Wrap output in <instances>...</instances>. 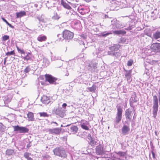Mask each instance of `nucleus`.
<instances>
[{
    "instance_id": "obj_1",
    "label": "nucleus",
    "mask_w": 160,
    "mask_h": 160,
    "mask_svg": "<svg viewBox=\"0 0 160 160\" xmlns=\"http://www.w3.org/2000/svg\"><path fill=\"white\" fill-rule=\"evenodd\" d=\"M53 152L55 155L58 156L62 158H65L67 157V154L65 149L61 147H57L54 149Z\"/></svg>"
},
{
    "instance_id": "obj_2",
    "label": "nucleus",
    "mask_w": 160,
    "mask_h": 160,
    "mask_svg": "<svg viewBox=\"0 0 160 160\" xmlns=\"http://www.w3.org/2000/svg\"><path fill=\"white\" fill-rule=\"evenodd\" d=\"M153 117L156 118L158 110V100L157 96L154 95L153 97Z\"/></svg>"
},
{
    "instance_id": "obj_3",
    "label": "nucleus",
    "mask_w": 160,
    "mask_h": 160,
    "mask_svg": "<svg viewBox=\"0 0 160 160\" xmlns=\"http://www.w3.org/2000/svg\"><path fill=\"white\" fill-rule=\"evenodd\" d=\"M117 112L115 117V120L114 124H117L121 121L122 118V109L121 106H119L117 107Z\"/></svg>"
},
{
    "instance_id": "obj_4",
    "label": "nucleus",
    "mask_w": 160,
    "mask_h": 160,
    "mask_svg": "<svg viewBox=\"0 0 160 160\" xmlns=\"http://www.w3.org/2000/svg\"><path fill=\"white\" fill-rule=\"evenodd\" d=\"M14 131L19 133H25L28 132L29 129L25 127H20L18 125L13 126Z\"/></svg>"
},
{
    "instance_id": "obj_5",
    "label": "nucleus",
    "mask_w": 160,
    "mask_h": 160,
    "mask_svg": "<svg viewBox=\"0 0 160 160\" xmlns=\"http://www.w3.org/2000/svg\"><path fill=\"white\" fill-rule=\"evenodd\" d=\"M117 157L118 158V160H127L128 159V155L127 152L119 151L116 152Z\"/></svg>"
},
{
    "instance_id": "obj_6",
    "label": "nucleus",
    "mask_w": 160,
    "mask_h": 160,
    "mask_svg": "<svg viewBox=\"0 0 160 160\" xmlns=\"http://www.w3.org/2000/svg\"><path fill=\"white\" fill-rule=\"evenodd\" d=\"M73 37V34L72 32L67 30L64 31L63 33V37L64 39L67 40L71 39Z\"/></svg>"
},
{
    "instance_id": "obj_7",
    "label": "nucleus",
    "mask_w": 160,
    "mask_h": 160,
    "mask_svg": "<svg viewBox=\"0 0 160 160\" xmlns=\"http://www.w3.org/2000/svg\"><path fill=\"white\" fill-rule=\"evenodd\" d=\"M151 48L154 52H160V43H156L152 44Z\"/></svg>"
},
{
    "instance_id": "obj_8",
    "label": "nucleus",
    "mask_w": 160,
    "mask_h": 160,
    "mask_svg": "<svg viewBox=\"0 0 160 160\" xmlns=\"http://www.w3.org/2000/svg\"><path fill=\"white\" fill-rule=\"evenodd\" d=\"M133 114L132 111L129 108L127 109L125 112V115L127 120L129 121H131L132 115Z\"/></svg>"
},
{
    "instance_id": "obj_9",
    "label": "nucleus",
    "mask_w": 160,
    "mask_h": 160,
    "mask_svg": "<svg viewBox=\"0 0 160 160\" xmlns=\"http://www.w3.org/2000/svg\"><path fill=\"white\" fill-rule=\"evenodd\" d=\"M96 152L98 155H101L104 153L103 146L100 144L96 148Z\"/></svg>"
},
{
    "instance_id": "obj_10",
    "label": "nucleus",
    "mask_w": 160,
    "mask_h": 160,
    "mask_svg": "<svg viewBox=\"0 0 160 160\" xmlns=\"http://www.w3.org/2000/svg\"><path fill=\"white\" fill-rule=\"evenodd\" d=\"M68 132L70 134H75L78 131V128L75 126H72L68 128Z\"/></svg>"
},
{
    "instance_id": "obj_11",
    "label": "nucleus",
    "mask_w": 160,
    "mask_h": 160,
    "mask_svg": "<svg viewBox=\"0 0 160 160\" xmlns=\"http://www.w3.org/2000/svg\"><path fill=\"white\" fill-rule=\"evenodd\" d=\"M48 132L51 134H59L61 132V129L58 128H55L53 129H48Z\"/></svg>"
},
{
    "instance_id": "obj_12",
    "label": "nucleus",
    "mask_w": 160,
    "mask_h": 160,
    "mask_svg": "<svg viewBox=\"0 0 160 160\" xmlns=\"http://www.w3.org/2000/svg\"><path fill=\"white\" fill-rule=\"evenodd\" d=\"M46 80L50 83H52L54 82L56 79L52 77L51 75L46 74L45 75Z\"/></svg>"
},
{
    "instance_id": "obj_13",
    "label": "nucleus",
    "mask_w": 160,
    "mask_h": 160,
    "mask_svg": "<svg viewBox=\"0 0 160 160\" xmlns=\"http://www.w3.org/2000/svg\"><path fill=\"white\" fill-rule=\"evenodd\" d=\"M41 100L43 103L46 104H48L50 102V97L44 95L42 97Z\"/></svg>"
},
{
    "instance_id": "obj_14",
    "label": "nucleus",
    "mask_w": 160,
    "mask_h": 160,
    "mask_svg": "<svg viewBox=\"0 0 160 160\" xmlns=\"http://www.w3.org/2000/svg\"><path fill=\"white\" fill-rule=\"evenodd\" d=\"M130 130V128L129 126L126 125L123 126L122 129V133L123 135H126L128 134Z\"/></svg>"
},
{
    "instance_id": "obj_15",
    "label": "nucleus",
    "mask_w": 160,
    "mask_h": 160,
    "mask_svg": "<svg viewBox=\"0 0 160 160\" xmlns=\"http://www.w3.org/2000/svg\"><path fill=\"white\" fill-rule=\"evenodd\" d=\"M115 22V23L114 25H115V27L117 28H122L123 27V25L119 21H117L116 20H113V21H112V22Z\"/></svg>"
},
{
    "instance_id": "obj_16",
    "label": "nucleus",
    "mask_w": 160,
    "mask_h": 160,
    "mask_svg": "<svg viewBox=\"0 0 160 160\" xmlns=\"http://www.w3.org/2000/svg\"><path fill=\"white\" fill-rule=\"evenodd\" d=\"M131 71L130 70L126 71L125 76V78H127L128 81H130L131 80Z\"/></svg>"
},
{
    "instance_id": "obj_17",
    "label": "nucleus",
    "mask_w": 160,
    "mask_h": 160,
    "mask_svg": "<svg viewBox=\"0 0 160 160\" xmlns=\"http://www.w3.org/2000/svg\"><path fill=\"white\" fill-rule=\"evenodd\" d=\"M74 28L77 29L79 30L81 29V24L79 21H76L73 22Z\"/></svg>"
},
{
    "instance_id": "obj_18",
    "label": "nucleus",
    "mask_w": 160,
    "mask_h": 160,
    "mask_svg": "<svg viewBox=\"0 0 160 160\" xmlns=\"http://www.w3.org/2000/svg\"><path fill=\"white\" fill-rule=\"evenodd\" d=\"M26 15V12L24 11H21L20 12L16 13V18H20Z\"/></svg>"
},
{
    "instance_id": "obj_19",
    "label": "nucleus",
    "mask_w": 160,
    "mask_h": 160,
    "mask_svg": "<svg viewBox=\"0 0 160 160\" xmlns=\"http://www.w3.org/2000/svg\"><path fill=\"white\" fill-rule=\"evenodd\" d=\"M120 48V46L118 44H116L112 47L109 48V49L111 51H113L114 52L117 51Z\"/></svg>"
},
{
    "instance_id": "obj_20",
    "label": "nucleus",
    "mask_w": 160,
    "mask_h": 160,
    "mask_svg": "<svg viewBox=\"0 0 160 160\" xmlns=\"http://www.w3.org/2000/svg\"><path fill=\"white\" fill-rule=\"evenodd\" d=\"M88 122L86 121L85 122L81 123V126L82 128L83 129L86 130H89V128L88 127Z\"/></svg>"
},
{
    "instance_id": "obj_21",
    "label": "nucleus",
    "mask_w": 160,
    "mask_h": 160,
    "mask_svg": "<svg viewBox=\"0 0 160 160\" xmlns=\"http://www.w3.org/2000/svg\"><path fill=\"white\" fill-rule=\"evenodd\" d=\"M153 38L155 39H157L160 38V32L156 31L153 33Z\"/></svg>"
},
{
    "instance_id": "obj_22",
    "label": "nucleus",
    "mask_w": 160,
    "mask_h": 160,
    "mask_svg": "<svg viewBox=\"0 0 160 160\" xmlns=\"http://www.w3.org/2000/svg\"><path fill=\"white\" fill-rule=\"evenodd\" d=\"M28 118L29 121H33L34 120L33 113L31 112H29L27 114Z\"/></svg>"
},
{
    "instance_id": "obj_23",
    "label": "nucleus",
    "mask_w": 160,
    "mask_h": 160,
    "mask_svg": "<svg viewBox=\"0 0 160 160\" xmlns=\"http://www.w3.org/2000/svg\"><path fill=\"white\" fill-rule=\"evenodd\" d=\"M46 37L44 35H40L37 38L38 40L40 42L44 41L46 39Z\"/></svg>"
},
{
    "instance_id": "obj_24",
    "label": "nucleus",
    "mask_w": 160,
    "mask_h": 160,
    "mask_svg": "<svg viewBox=\"0 0 160 160\" xmlns=\"http://www.w3.org/2000/svg\"><path fill=\"white\" fill-rule=\"evenodd\" d=\"M60 16L58 15L56 12H54L53 15L52 17V19L53 20H58L60 18Z\"/></svg>"
},
{
    "instance_id": "obj_25",
    "label": "nucleus",
    "mask_w": 160,
    "mask_h": 160,
    "mask_svg": "<svg viewBox=\"0 0 160 160\" xmlns=\"http://www.w3.org/2000/svg\"><path fill=\"white\" fill-rule=\"evenodd\" d=\"M113 33L118 35L124 34H126V32L125 31L120 30L114 31H113Z\"/></svg>"
},
{
    "instance_id": "obj_26",
    "label": "nucleus",
    "mask_w": 160,
    "mask_h": 160,
    "mask_svg": "<svg viewBox=\"0 0 160 160\" xmlns=\"http://www.w3.org/2000/svg\"><path fill=\"white\" fill-rule=\"evenodd\" d=\"M90 138L91 139H90V143L91 145L93 146L96 145L98 140L96 139H93V138H92L91 137H90Z\"/></svg>"
},
{
    "instance_id": "obj_27",
    "label": "nucleus",
    "mask_w": 160,
    "mask_h": 160,
    "mask_svg": "<svg viewBox=\"0 0 160 160\" xmlns=\"http://www.w3.org/2000/svg\"><path fill=\"white\" fill-rule=\"evenodd\" d=\"M96 89V87L94 85H93L92 87L87 88V90L90 92H95Z\"/></svg>"
},
{
    "instance_id": "obj_28",
    "label": "nucleus",
    "mask_w": 160,
    "mask_h": 160,
    "mask_svg": "<svg viewBox=\"0 0 160 160\" xmlns=\"http://www.w3.org/2000/svg\"><path fill=\"white\" fill-rule=\"evenodd\" d=\"M6 129V127L1 123H0V133L4 132Z\"/></svg>"
},
{
    "instance_id": "obj_29",
    "label": "nucleus",
    "mask_w": 160,
    "mask_h": 160,
    "mask_svg": "<svg viewBox=\"0 0 160 160\" xmlns=\"http://www.w3.org/2000/svg\"><path fill=\"white\" fill-rule=\"evenodd\" d=\"M14 152V151L12 149H8L6 151V154L8 156L12 155Z\"/></svg>"
},
{
    "instance_id": "obj_30",
    "label": "nucleus",
    "mask_w": 160,
    "mask_h": 160,
    "mask_svg": "<svg viewBox=\"0 0 160 160\" xmlns=\"http://www.w3.org/2000/svg\"><path fill=\"white\" fill-rule=\"evenodd\" d=\"M62 4L65 8L68 9H70L71 8V7L66 2H62Z\"/></svg>"
},
{
    "instance_id": "obj_31",
    "label": "nucleus",
    "mask_w": 160,
    "mask_h": 160,
    "mask_svg": "<svg viewBox=\"0 0 160 160\" xmlns=\"http://www.w3.org/2000/svg\"><path fill=\"white\" fill-rule=\"evenodd\" d=\"M60 57L56 55H53L52 56L51 59L52 60H56L60 59Z\"/></svg>"
},
{
    "instance_id": "obj_32",
    "label": "nucleus",
    "mask_w": 160,
    "mask_h": 160,
    "mask_svg": "<svg viewBox=\"0 0 160 160\" xmlns=\"http://www.w3.org/2000/svg\"><path fill=\"white\" fill-rule=\"evenodd\" d=\"M29 54H30V53H29L26 56L24 57H22V58L24 60H26L27 61H28V60H30L31 58V57L29 55Z\"/></svg>"
},
{
    "instance_id": "obj_33",
    "label": "nucleus",
    "mask_w": 160,
    "mask_h": 160,
    "mask_svg": "<svg viewBox=\"0 0 160 160\" xmlns=\"http://www.w3.org/2000/svg\"><path fill=\"white\" fill-rule=\"evenodd\" d=\"M39 114L41 117H48L49 116L45 112H40Z\"/></svg>"
},
{
    "instance_id": "obj_34",
    "label": "nucleus",
    "mask_w": 160,
    "mask_h": 160,
    "mask_svg": "<svg viewBox=\"0 0 160 160\" xmlns=\"http://www.w3.org/2000/svg\"><path fill=\"white\" fill-rule=\"evenodd\" d=\"M16 48H17V50H18V51L21 54H25V52L23 50L20 49L17 46H16Z\"/></svg>"
},
{
    "instance_id": "obj_35",
    "label": "nucleus",
    "mask_w": 160,
    "mask_h": 160,
    "mask_svg": "<svg viewBox=\"0 0 160 160\" xmlns=\"http://www.w3.org/2000/svg\"><path fill=\"white\" fill-rule=\"evenodd\" d=\"M111 34H112V33L109 32H103L101 33V35L102 37H106Z\"/></svg>"
},
{
    "instance_id": "obj_36",
    "label": "nucleus",
    "mask_w": 160,
    "mask_h": 160,
    "mask_svg": "<svg viewBox=\"0 0 160 160\" xmlns=\"http://www.w3.org/2000/svg\"><path fill=\"white\" fill-rule=\"evenodd\" d=\"M31 69L29 66H27L24 70V72L25 73H27Z\"/></svg>"
},
{
    "instance_id": "obj_37",
    "label": "nucleus",
    "mask_w": 160,
    "mask_h": 160,
    "mask_svg": "<svg viewBox=\"0 0 160 160\" xmlns=\"http://www.w3.org/2000/svg\"><path fill=\"white\" fill-rule=\"evenodd\" d=\"M2 19L3 21L5 22L6 23L8 24L10 27L12 28L13 26H12L10 24L8 23V22L4 18H2Z\"/></svg>"
},
{
    "instance_id": "obj_38",
    "label": "nucleus",
    "mask_w": 160,
    "mask_h": 160,
    "mask_svg": "<svg viewBox=\"0 0 160 160\" xmlns=\"http://www.w3.org/2000/svg\"><path fill=\"white\" fill-rule=\"evenodd\" d=\"M15 54L14 51V50L11 52H8L6 53V55L7 56L11 55H14Z\"/></svg>"
},
{
    "instance_id": "obj_39",
    "label": "nucleus",
    "mask_w": 160,
    "mask_h": 160,
    "mask_svg": "<svg viewBox=\"0 0 160 160\" xmlns=\"http://www.w3.org/2000/svg\"><path fill=\"white\" fill-rule=\"evenodd\" d=\"M57 37L59 38V41H62L64 39L63 37V34H59L57 35Z\"/></svg>"
},
{
    "instance_id": "obj_40",
    "label": "nucleus",
    "mask_w": 160,
    "mask_h": 160,
    "mask_svg": "<svg viewBox=\"0 0 160 160\" xmlns=\"http://www.w3.org/2000/svg\"><path fill=\"white\" fill-rule=\"evenodd\" d=\"M9 36L5 35L3 36L2 40L3 41H6L8 40L9 38Z\"/></svg>"
},
{
    "instance_id": "obj_41",
    "label": "nucleus",
    "mask_w": 160,
    "mask_h": 160,
    "mask_svg": "<svg viewBox=\"0 0 160 160\" xmlns=\"http://www.w3.org/2000/svg\"><path fill=\"white\" fill-rule=\"evenodd\" d=\"M97 64L96 63L93 64L92 66L91 65H89V67L90 66L91 68H92L93 69H95L97 68Z\"/></svg>"
},
{
    "instance_id": "obj_42",
    "label": "nucleus",
    "mask_w": 160,
    "mask_h": 160,
    "mask_svg": "<svg viewBox=\"0 0 160 160\" xmlns=\"http://www.w3.org/2000/svg\"><path fill=\"white\" fill-rule=\"evenodd\" d=\"M115 54V52L113 51H108V55H111L112 56H114Z\"/></svg>"
},
{
    "instance_id": "obj_43",
    "label": "nucleus",
    "mask_w": 160,
    "mask_h": 160,
    "mask_svg": "<svg viewBox=\"0 0 160 160\" xmlns=\"http://www.w3.org/2000/svg\"><path fill=\"white\" fill-rule=\"evenodd\" d=\"M121 53L119 52H115V54H114V56H115L116 57L118 58V57H119L121 55Z\"/></svg>"
},
{
    "instance_id": "obj_44",
    "label": "nucleus",
    "mask_w": 160,
    "mask_h": 160,
    "mask_svg": "<svg viewBox=\"0 0 160 160\" xmlns=\"http://www.w3.org/2000/svg\"><path fill=\"white\" fill-rule=\"evenodd\" d=\"M83 10H84V9H83L82 8H79L78 9V10L80 13L81 14L83 15L84 13V12H83Z\"/></svg>"
},
{
    "instance_id": "obj_45",
    "label": "nucleus",
    "mask_w": 160,
    "mask_h": 160,
    "mask_svg": "<svg viewBox=\"0 0 160 160\" xmlns=\"http://www.w3.org/2000/svg\"><path fill=\"white\" fill-rule=\"evenodd\" d=\"M37 18L40 22H43L44 21V19L42 18V16H41L40 17H38Z\"/></svg>"
},
{
    "instance_id": "obj_46",
    "label": "nucleus",
    "mask_w": 160,
    "mask_h": 160,
    "mask_svg": "<svg viewBox=\"0 0 160 160\" xmlns=\"http://www.w3.org/2000/svg\"><path fill=\"white\" fill-rule=\"evenodd\" d=\"M133 63V62L132 61L129 60L128 61L127 63V65L128 66H131Z\"/></svg>"
},
{
    "instance_id": "obj_47",
    "label": "nucleus",
    "mask_w": 160,
    "mask_h": 160,
    "mask_svg": "<svg viewBox=\"0 0 160 160\" xmlns=\"http://www.w3.org/2000/svg\"><path fill=\"white\" fill-rule=\"evenodd\" d=\"M137 101L136 100H135V99H134V100H133V98H132V99L131 98L130 99V104L131 106H132V104L131 103H133L135 102H136Z\"/></svg>"
},
{
    "instance_id": "obj_48",
    "label": "nucleus",
    "mask_w": 160,
    "mask_h": 160,
    "mask_svg": "<svg viewBox=\"0 0 160 160\" xmlns=\"http://www.w3.org/2000/svg\"><path fill=\"white\" fill-rule=\"evenodd\" d=\"M24 156L25 158H28L29 157V153L27 152H25L24 154Z\"/></svg>"
},
{
    "instance_id": "obj_49",
    "label": "nucleus",
    "mask_w": 160,
    "mask_h": 160,
    "mask_svg": "<svg viewBox=\"0 0 160 160\" xmlns=\"http://www.w3.org/2000/svg\"><path fill=\"white\" fill-rule=\"evenodd\" d=\"M81 37H82L83 39H85L86 38L87 36L85 34H82L81 35Z\"/></svg>"
},
{
    "instance_id": "obj_50",
    "label": "nucleus",
    "mask_w": 160,
    "mask_h": 160,
    "mask_svg": "<svg viewBox=\"0 0 160 160\" xmlns=\"http://www.w3.org/2000/svg\"><path fill=\"white\" fill-rule=\"evenodd\" d=\"M151 152H152V156L153 158H155V154L152 151Z\"/></svg>"
},
{
    "instance_id": "obj_51",
    "label": "nucleus",
    "mask_w": 160,
    "mask_h": 160,
    "mask_svg": "<svg viewBox=\"0 0 160 160\" xmlns=\"http://www.w3.org/2000/svg\"><path fill=\"white\" fill-rule=\"evenodd\" d=\"M66 106H67V104H66V103H64L62 104V107L63 108L65 107Z\"/></svg>"
},
{
    "instance_id": "obj_52",
    "label": "nucleus",
    "mask_w": 160,
    "mask_h": 160,
    "mask_svg": "<svg viewBox=\"0 0 160 160\" xmlns=\"http://www.w3.org/2000/svg\"><path fill=\"white\" fill-rule=\"evenodd\" d=\"M159 96V104L160 105V91L159 92H158Z\"/></svg>"
},
{
    "instance_id": "obj_53",
    "label": "nucleus",
    "mask_w": 160,
    "mask_h": 160,
    "mask_svg": "<svg viewBox=\"0 0 160 160\" xmlns=\"http://www.w3.org/2000/svg\"><path fill=\"white\" fill-rule=\"evenodd\" d=\"M80 45L83 44L84 46V43L83 41H81L80 42Z\"/></svg>"
},
{
    "instance_id": "obj_54",
    "label": "nucleus",
    "mask_w": 160,
    "mask_h": 160,
    "mask_svg": "<svg viewBox=\"0 0 160 160\" xmlns=\"http://www.w3.org/2000/svg\"><path fill=\"white\" fill-rule=\"evenodd\" d=\"M7 58H6L4 59V65H5Z\"/></svg>"
},
{
    "instance_id": "obj_55",
    "label": "nucleus",
    "mask_w": 160,
    "mask_h": 160,
    "mask_svg": "<svg viewBox=\"0 0 160 160\" xmlns=\"http://www.w3.org/2000/svg\"><path fill=\"white\" fill-rule=\"evenodd\" d=\"M52 123H54L55 124H56V126H58V124L56 123V122H51V124H52Z\"/></svg>"
},
{
    "instance_id": "obj_56",
    "label": "nucleus",
    "mask_w": 160,
    "mask_h": 160,
    "mask_svg": "<svg viewBox=\"0 0 160 160\" xmlns=\"http://www.w3.org/2000/svg\"><path fill=\"white\" fill-rule=\"evenodd\" d=\"M31 146V145H30V144H28L27 145V148H29V147H30Z\"/></svg>"
},
{
    "instance_id": "obj_57",
    "label": "nucleus",
    "mask_w": 160,
    "mask_h": 160,
    "mask_svg": "<svg viewBox=\"0 0 160 160\" xmlns=\"http://www.w3.org/2000/svg\"><path fill=\"white\" fill-rule=\"evenodd\" d=\"M157 132L158 131H155V133L156 136L158 135Z\"/></svg>"
},
{
    "instance_id": "obj_58",
    "label": "nucleus",
    "mask_w": 160,
    "mask_h": 160,
    "mask_svg": "<svg viewBox=\"0 0 160 160\" xmlns=\"http://www.w3.org/2000/svg\"><path fill=\"white\" fill-rule=\"evenodd\" d=\"M27 160H32V159L30 158H28Z\"/></svg>"
},
{
    "instance_id": "obj_59",
    "label": "nucleus",
    "mask_w": 160,
    "mask_h": 160,
    "mask_svg": "<svg viewBox=\"0 0 160 160\" xmlns=\"http://www.w3.org/2000/svg\"><path fill=\"white\" fill-rule=\"evenodd\" d=\"M114 24H115V23H114L113 24H112V25H113V26L114 27H113V29H115V25H114Z\"/></svg>"
},
{
    "instance_id": "obj_60",
    "label": "nucleus",
    "mask_w": 160,
    "mask_h": 160,
    "mask_svg": "<svg viewBox=\"0 0 160 160\" xmlns=\"http://www.w3.org/2000/svg\"><path fill=\"white\" fill-rule=\"evenodd\" d=\"M85 0L87 2H89L90 1V0Z\"/></svg>"
},
{
    "instance_id": "obj_61",
    "label": "nucleus",
    "mask_w": 160,
    "mask_h": 160,
    "mask_svg": "<svg viewBox=\"0 0 160 160\" xmlns=\"http://www.w3.org/2000/svg\"><path fill=\"white\" fill-rule=\"evenodd\" d=\"M68 75H69V73H67V74H66V76H68Z\"/></svg>"
},
{
    "instance_id": "obj_62",
    "label": "nucleus",
    "mask_w": 160,
    "mask_h": 160,
    "mask_svg": "<svg viewBox=\"0 0 160 160\" xmlns=\"http://www.w3.org/2000/svg\"><path fill=\"white\" fill-rule=\"evenodd\" d=\"M69 125H67V126H69Z\"/></svg>"
}]
</instances>
